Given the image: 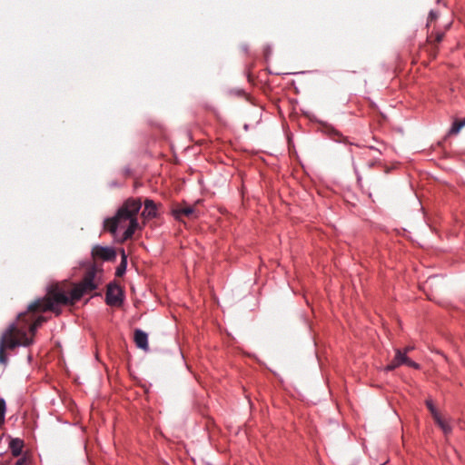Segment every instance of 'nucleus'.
Returning <instances> with one entry per match:
<instances>
[{"label": "nucleus", "mask_w": 465, "mask_h": 465, "mask_svg": "<svg viewBox=\"0 0 465 465\" xmlns=\"http://www.w3.org/2000/svg\"><path fill=\"white\" fill-rule=\"evenodd\" d=\"M25 464H26V462H25V459H20L15 463V465H25Z\"/></svg>", "instance_id": "obj_21"}, {"label": "nucleus", "mask_w": 465, "mask_h": 465, "mask_svg": "<svg viewBox=\"0 0 465 465\" xmlns=\"http://www.w3.org/2000/svg\"><path fill=\"white\" fill-rule=\"evenodd\" d=\"M444 37V34L443 33H437L436 34V36H435V39L432 41L430 40V37L428 38V41L429 43L431 45V54L433 55V57L436 56V54H437V46H436V44H439L442 41Z\"/></svg>", "instance_id": "obj_12"}, {"label": "nucleus", "mask_w": 465, "mask_h": 465, "mask_svg": "<svg viewBox=\"0 0 465 465\" xmlns=\"http://www.w3.org/2000/svg\"><path fill=\"white\" fill-rule=\"evenodd\" d=\"M105 302L110 306H121L123 303V292L115 283H110L107 286Z\"/></svg>", "instance_id": "obj_6"}, {"label": "nucleus", "mask_w": 465, "mask_h": 465, "mask_svg": "<svg viewBox=\"0 0 465 465\" xmlns=\"http://www.w3.org/2000/svg\"><path fill=\"white\" fill-rule=\"evenodd\" d=\"M34 340L28 338L25 327L19 324H11L0 338V363L7 362L5 350H13L18 346H29Z\"/></svg>", "instance_id": "obj_3"}, {"label": "nucleus", "mask_w": 465, "mask_h": 465, "mask_svg": "<svg viewBox=\"0 0 465 465\" xmlns=\"http://www.w3.org/2000/svg\"><path fill=\"white\" fill-rule=\"evenodd\" d=\"M412 349H413V347L408 346V347H406V348L404 349V351H403L402 353H405V354H406L407 352L411 351Z\"/></svg>", "instance_id": "obj_22"}, {"label": "nucleus", "mask_w": 465, "mask_h": 465, "mask_svg": "<svg viewBox=\"0 0 465 465\" xmlns=\"http://www.w3.org/2000/svg\"><path fill=\"white\" fill-rule=\"evenodd\" d=\"M142 216L144 219H152L157 216V205L153 200L146 199L144 201V209L142 213Z\"/></svg>", "instance_id": "obj_8"}, {"label": "nucleus", "mask_w": 465, "mask_h": 465, "mask_svg": "<svg viewBox=\"0 0 465 465\" xmlns=\"http://www.w3.org/2000/svg\"><path fill=\"white\" fill-rule=\"evenodd\" d=\"M330 134L335 141L345 142L346 138L343 137L338 131L331 129Z\"/></svg>", "instance_id": "obj_17"}, {"label": "nucleus", "mask_w": 465, "mask_h": 465, "mask_svg": "<svg viewBox=\"0 0 465 465\" xmlns=\"http://www.w3.org/2000/svg\"><path fill=\"white\" fill-rule=\"evenodd\" d=\"M23 447L24 442L20 439H13L9 444L11 452L15 457H17L21 454Z\"/></svg>", "instance_id": "obj_11"}, {"label": "nucleus", "mask_w": 465, "mask_h": 465, "mask_svg": "<svg viewBox=\"0 0 465 465\" xmlns=\"http://www.w3.org/2000/svg\"><path fill=\"white\" fill-rule=\"evenodd\" d=\"M426 405H427L428 409L430 410L433 419H435L437 416H440V414L436 411L435 407L433 406V403L431 401L428 400L426 401Z\"/></svg>", "instance_id": "obj_18"}, {"label": "nucleus", "mask_w": 465, "mask_h": 465, "mask_svg": "<svg viewBox=\"0 0 465 465\" xmlns=\"http://www.w3.org/2000/svg\"><path fill=\"white\" fill-rule=\"evenodd\" d=\"M28 305L27 312H22L17 316V321L14 324H19L20 326H24L25 330L28 326L29 332L32 336L35 334V331L38 327L45 322H46V318L44 316L37 317L33 322H30L33 320L34 313L35 312H44L43 311H29ZM33 340V337H30Z\"/></svg>", "instance_id": "obj_4"}, {"label": "nucleus", "mask_w": 465, "mask_h": 465, "mask_svg": "<svg viewBox=\"0 0 465 465\" xmlns=\"http://www.w3.org/2000/svg\"><path fill=\"white\" fill-rule=\"evenodd\" d=\"M405 356H406L405 353H402L400 350H397L396 355H395L393 361L389 365H387L385 370L392 371L395 368H397L398 366H400L401 364H405V361H403V358H405Z\"/></svg>", "instance_id": "obj_10"}, {"label": "nucleus", "mask_w": 465, "mask_h": 465, "mask_svg": "<svg viewBox=\"0 0 465 465\" xmlns=\"http://www.w3.org/2000/svg\"><path fill=\"white\" fill-rule=\"evenodd\" d=\"M465 126V123H461L460 121H455L451 129L450 130V134H457L462 127Z\"/></svg>", "instance_id": "obj_15"}, {"label": "nucleus", "mask_w": 465, "mask_h": 465, "mask_svg": "<svg viewBox=\"0 0 465 465\" xmlns=\"http://www.w3.org/2000/svg\"><path fill=\"white\" fill-rule=\"evenodd\" d=\"M134 341L138 348L143 349L144 351L148 350V339L147 334L144 331L141 330H135Z\"/></svg>", "instance_id": "obj_9"}, {"label": "nucleus", "mask_w": 465, "mask_h": 465, "mask_svg": "<svg viewBox=\"0 0 465 465\" xmlns=\"http://www.w3.org/2000/svg\"><path fill=\"white\" fill-rule=\"evenodd\" d=\"M97 270L94 267L89 268L83 280L74 284L67 282H54L48 286L45 297L37 299L29 306V311L53 312L56 315L61 313V305H74L84 294L89 293L98 287L96 281Z\"/></svg>", "instance_id": "obj_1"}, {"label": "nucleus", "mask_w": 465, "mask_h": 465, "mask_svg": "<svg viewBox=\"0 0 465 465\" xmlns=\"http://www.w3.org/2000/svg\"><path fill=\"white\" fill-rule=\"evenodd\" d=\"M435 422L438 424V426L443 430L444 434L447 435L451 432V427L448 424L446 420H444L440 415L437 416L434 419Z\"/></svg>", "instance_id": "obj_13"}, {"label": "nucleus", "mask_w": 465, "mask_h": 465, "mask_svg": "<svg viewBox=\"0 0 465 465\" xmlns=\"http://www.w3.org/2000/svg\"><path fill=\"white\" fill-rule=\"evenodd\" d=\"M141 207L142 202L140 199H127L114 217L104 220V229L112 234H115L118 229H124L122 241L132 238L139 227L137 214Z\"/></svg>", "instance_id": "obj_2"}, {"label": "nucleus", "mask_w": 465, "mask_h": 465, "mask_svg": "<svg viewBox=\"0 0 465 465\" xmlns=\"http://www.w3.org/2000/svg\"><path fill=\"white\" fill-rule=\"evenodd\" d=\"M127 260L124 251H122V262L116 269V276L121 277L126 270Z\"/></svg>", "instance_id": "obj_14"}, {"label": "nucleus", "mask_w": 465, "mask_h": 465, "mask_svg": "<svg viewBox=\"0 0 465 465\" xmlns=\"http://www.w3.org/2000/svg\"><path fill=\"white\" fill-rule=\"evenodd\" d=\"M5 401L3 399H0V425H2L5 421Z\"/></svg>", "instance_id": "obj_16"}, {"label": "nucleus", "mask_w": 465, "mask_h": 465, "mask_svg": "<svg viewBox=\"0 0 465 465\" xmlns=\"http://www.w3.org/2000/svg\"><path fill=\"white\" fill-rule=\"evenodd\" d=\"M403 361H405V364L410 366V367H412L414 369H420V365L414 361H412L410 358H408L407 356H405V358H403Z\"/></svg>", "instance_id": "obj_19"}, {"label": "nucleus", "mask_w": 465, "mask_h": 465, "mask_svg": "<svg viewBox=\"0 0 465 465\" xmlns=\"http://www.w3.org/2000/svg\"><path fill=\"white\" fill-rule=\"evenodd\" d=\"M92 255L94 259L114 261L116 257V252L114 248L96 245L92 250Z\"/></svg>", "instance_id": "obj_7"}, {"label": "nucleus", "mask_w": 465, "mask_h": 465, "mask_svg": "<svg viewBox=\"0 0 465 465\" xmlns=\"http://www.w3.org/2000/svg\"><path fill=\"white\" fill-rule=\"evenodd\" d=\"M172 213L176 220L183 221V219H194L198 216V211L195 206L187 203H177L172 209Z\"/></svg>", "instance_id": "obj_5"}, {"label": "nucleus", "mask_w": 465, "mask_h": 465, "mask_svg": "<svg viewBox=\"0 0 465 465\" xmlns=\"http://www.w3.org/2000/svg\"><path fill=\"white\" fill-rule=\"evenodd\" d=\"M438 17V15L437 13L433 12V11H430V14H429V17H428V24L427 25H429V24L430 22H433L434 20H436Z\"/></svg>", "instance_id": "obj_20"}]
</instances>
